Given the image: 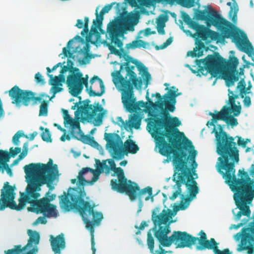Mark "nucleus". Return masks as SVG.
I'll return each instance as SVG.
<instances>
[{
	"mask_svg": "<svg viewBox=\"0 0 254 254\" xmlns=\"http://www.w3.org/2000/svg\"><path fill=\"white\" fill-rule=\"evenodd\" d=\"M26 174L27 186L24 192H20L17 205L14 200L15 193L14 187L10 186L8 182L4 183L1 192L0 199V210L8 207L17 211L23 209L26 203L30 204L28 207L29 211L36 214H43L46 217H57V206L49 203L46 198L39 199L41 194V187L46 184L50 190L54 189L52 184L59 175L58 167L57 164H53L50 159L47 164L30 163L24 167Z\"/></svg>",
	"mask_w": 254,
	"mask_h": 254,
	"instance_id": "obj_1",
	"label": "nucleus"
},
{
	"mask_svg": "<svg viewBox=\"0 0 254 254\" xmlns=\"http://www.w3.org/2000/svg\"><path fill=\"white\" fill-rule=\"evenodd\" d=\"M215 112L217 113L213 118L206 125L209 127H214L212 132L216 137V152L220 156L218 158L217 170L225 183L236 193L240 200L250 203L254 198V180L250 177L247 172L241 170L239 171L241 178H236L235 164L239 161V151L234 141L235 138L224 131V126L218 125V129L216 127L215 124L217 121H225L227 115L224 106L220 112Z\"/></svg>",
	"mask_w": 254,
	"mask_h": 254,
	"instance_id": "obj_2",
	"label": "nucleus"
},
{
	"mask_svg": "<svg viewBox=\"0 0 254 254\" xmlns=\"http://www.w3.org/2000/svg\"><path fill=\"white\" fill-rule=\"evenodd\" d=\"M159 212L160 208L156 207L153 209L151 220L153 223L152 231L154 237L162 247H169L174 244L177 248H190L198 241V245L195 247L197 251L208 249L213 250L214 254H232L229 249L220 250L219 243L214 238L207 240L206 234L202 230L198 234L199 238L194 237L187 232L180 231H174L168 237V235L171 231L169 221L174 215L170 209H163Z\"/></svg>",
	"mask_w": 254,
	"mask_h": 254,
	"instance_id": "obj_3",
	"label": "nucleus"
},
{
	"mask_svg": "<svg viewBox=\"0 0 254 254\" xmlns=\"http://www.w3.org/2000/svg\"><path fill=\"white\" fill-rule=\"evenodd\" d=\"M174 104L169 101H164V106L160 109V116L155 113H149L150 118L147 129L154 139L156 147L158 148L160 154L168 157L173 154V158H181L186 156L185 152H182L180 156H176L174 150L176 148L181 149L182 141L178 134L185 136L183 132H180L177 127L181 125L179 119L176 117H171L169 112L175 111Z\"/></svg>",
	"mask_w": 254,
	"mask_h": 254,
	"instance_id": "obj_4",
	"label": "nucleus"
},
{
	"mask_svg": "<svg viewBox=\"0 0 254 254\" xmlns=\"http://www.w3.org/2000/svg\"><path fill=\"white\" fill-rule=\"evenodd\" d=\"M85 168L78 173V185L82 187L70 188L67 193L60 196V206L66 211L75 210L77 211L85 224L86 228L91 234L94 232V226L99 225L103 219L102 213L94 210L95 205H91L88 201L85 200L86 192L83 186L89 184L90 181H87L84 175L87 173Z\"/></svg>",
	"mask_w": 254,
	"mask_h": 254,
	"instance_id": "obj_5",
	"label": "nucleus"
},
{
	"mask_svg": "<svg viewBox=\"0 0 254 254\" xmlns=\"http://www.w3.org/2000/svg\"><path fill=\"white\" fill-rule=\"evenodd\" d=\"M196 17L198 19L206 20L207 27L211 24L214 26L223 38H231L240 51L250 57L254 56V49L245 33L222 17L217 11L199 10Z\"/></svg>",
	"mask_w": 254,
	"mask_h": 254,
	"instance_id": "obj_6",
	"label": "nucleus"
},
{
	"mask_svg": "<svg viewBox=\"0 0 254 254\" xmlns=\"http://www.w3.org/2000/svg\"><path fill=\"white\" fill-rule=\"evenodd\" d=\"M204 67L199 66L198 71L203 75L209 73L212 77H216L220 75L226 81V85L229 87L238 81L239 76L244 73V68H241L240 72L237 70L239 60L236 57H231L229 60L222 57L219 53L214 52L208 55L205 59L198 61Z\"/></svg>",
	"mask_w": 254,
	"mask_h": 254,
	"instance_id": "obj_7",
	"label": "nucleus"
},
{
	"mask_svg": "<svg viewBox=\"0 0 254 254\" xmlns=\"http://www.w3.org/2000/svg\"><path fill=\"white\" fill-rule=\"evenodd\" d=\"M95 162L96 169H99L102 172H104V170L105 169L107 173L111 170L117 175V179H112L111 181V186L113 190L120 193H125L131 200H134L138 196L141 202L142 196L147 193L148 195L145 198V200L147 201L150 198L152 200L153 199L151 187H147L140 190L139 186L135 183L127 180L122 168L116 167V164L113 159L104 160L102 162L98 159H95Z\"/></svg>",
	"mask_w": 254,
	"mask_h": 254,
	"instance_id": "obj_8",
	"label": "nucleus"
},
{
	"mask_svg": "<svg viewBox=\"0 0 254 254\" xmlns=\"http://www.w3.org/2000/svg\"><path fill=\"white\" fill-rule=\"evenodd\" d=\"M126 61V63L121 64L120 70L112 73L113 78L120 84L122 89H128L127 81L136 89H140L142 86V81L141 79L137 78L136 74L133 71L136 66L144 81L145 86L147 87L151 79V74L148 72L147 67L142 63L129 56H127Z\"/></svg>",
	"mask_w": 254,
	"mask_h": 254,
	"instance_id": "obj_9",
	"label": "nucleus"
},
{
	"mask_svg": "<svg viewBox=\"0 0 254 254\" xmlns=\"http://www.w3.org/2000/svg\"><path fill=\"white\" fill-rule=\"evenodd\" d=\"M172 162L174 166L173 181L176 183L177 190L174 192L170 199L174 200L181 194L183 184L187 187L190 196L195 197L199 192V189L191 173L190 169L187 166V162L177 157L173 158Z\"/></svg>",
	"mask_w": 254,
	"mask_h": 254,
	"instance_id": "obj_10",
	"label": "nucleus"
},
{
	"mask_svg": "<svg viewBox=\"0 0 254 254\" xmlns=\"http://www.w3.org/2000/svg\"><path fill=\"white\" fill-rule=\"evenodd\" d=\"M128 89H122V100L124 108L126 111L132 113H136L138 111L141 110V108H144L143 110L145 112L153 113L151 112L152 109H162L163 106H164V101H162V97L159 93H156L152 95V97L155 96L158 101L154 103L149 98V93L147 92L146 98L147 102H145L142 100L136 101V98L134 96L133 87L129 82H127Z\"/></svg>",
	"mask_w": 254,
	"mask_h": 254,
	"instance_id": "obj_11",
	"label": "nucleus"
},
{
	"mask_svg": "<svg viewBox=\"0 0 254 254\" xmlns=\"http://www.w3.org/2000/svg\"><path fill=\"white\" fill-rule=\"evenodd\" d=\"M104 139L107 141L106 148L113 158L122 159L125 154H135L139 148L131 139H127L123 145L121 136L116 133H105Z\"/></svg>",
	"mask_w": 254,
	"mask_h": 254,
	"instance_id": "obj_12",
	"label": "nucleus"
},
{
	"mask_svg": "<svg viewBox=\"0 0 254 254\" xmlns=\"http://www.w3.org/2000/svg\"><path fill=\"white\" fill-rule=\"evenodd\" d=\"M191 28L196 31L195 35L197 37L195 42L196 46L193 51L188 53V55L192 58L200 57L203 55V51L206 49V47L202 41L210 42L225 39L223 38L221 33L219 34L197 22H192Z\"/></svg>",
	"mask_w": 254,
	"mask_h": 254,
	"instance_id": "obj_13",
	"label": "nucleus"
},
{
	"mask_svg": "<svg viewBox=\"0 0 254 254\" xmlns=\"http://www.w3.org/2000/svg\"><path fill=\"white\" fill-rule=\"evenodd\" d=\"M8 92L13 104L19 105L22 103L26 106H28L31 101H33V104H36L38 101L42 102L43 98L49 97L44 93L41 94L39 97H35V93L29 90H22L17 85L13 86Z\"/></svg>",
	"mask_w": 254,
	"mask_h": 254,
	"instance_id": "obj_14",
	"label": "nucleus"
},
{
	"mask_svg": "<svg viewBox=\"0 0 254 254\" xmlns=\"http://www.w3.org/2000/svg\"><path fill=\"white\" fill-rule=\"evenodd\" d=\"M63 118L65 126L69 125L71 128L70 134L72 137L81 141L84 143L92 145L93 143H97L93 137L88 135H84L82 132L79 122L73 119L69 115L67 110L63 109Z\"/></svg>",
	"mask_w": 254,
	"mask_h": 254,
	"instance_id": "obj_15",
	"label": "nucleus"
},
{
	"mask_svg": "<svg viewBox=\"0 0 254 254\" xmlns=\"http://www.w3.org/2000/svg\"><path fill=\"white\" fill-rule=\"evenodd\" d=\"M29 239L28 243L24 247L18 245L14 248L5 251V254H37L38 248L36 246L39 243L40 235L36 231L31 230H28Z\"/></svg>",
	"mask_w": 254,
	"mask_h": 254,
	"instance_id": "obj_16",
	"label": "nucleus"
},
{
	"mask_svg": "<svg viewBox=\"0 0 254 254\" xmlns=\"http://www.w3.org/2000/svg\"><path fill=\"white\" fill-rule=\"evenodd\" d=\"M69 93L74 97H77L83 90L81 81V72L78 68H75L70 71L67 76L66 81Z\"/></svg>",
	"mask_w": 254,
	"mask_h": 254,
	"instance_id": "obj_17",
	"label": "nucleus"
},
{
	"mask_svg": "<svg viewBox=\"0 0 254 254\" xmlns=\"http://www.w3.org/2000/svg\"><path fill=\"white\" fill-rule=\"evenodd\" d=\"M88 78L89 76L87 74L85 75V77H83V74L81 72V81L82 84L83 88L84 86L86 87V90L88 92V94L90 96H101L105 91V87L103 82V81L102 79L100 78L98 76L96 75H94L93 77H92L90 80V83L92 85L94 81L95 80H98L99 81V85L100 88V92H96L93 90L92 86H91L89 87L88 86Z\"/></svg>",
	"mask_w": 254,
	"mask_h": 254,
	"instance_id": "obj_18",
	"label": "nucleus"
},
{
	"mask_svg": "<svg viewBox=\"0 0 254 254\" xmlns=\"http://www.w3.org/2000/svg\"><path fill=\"white\" fill-rule=\"evenodd\" d=\"M185 141L184 142H182V144H181L180 149L174 148V150H175L174 151L177 154L176 156H180L182 152H185L186 156L183 158L184 161H186L187 162L189 159L190 161L195 160L197 154V151L194 150V147L190 140L186 137H185ZM187 166H188L187 165Z\"/></svg>",
	"mask_w": 254,
	"mask_h": 254,
	"instance_id": "obj_19",
	"label": "nucleus"
},
{
	"mask_svg": "<svg viewBox=\"0 0 254 254\" xmlns=\"http://www.w3.org/2000/svg\"><path fill=\"white\" fill-rule=\"evenodd\" d=\"M234 239L236 241L241 240L237 249L238 252L247 250L248 254H254V247L251 243L253 238L250 234L245 233L243 234L239 232L235 235Z\"/></svg>",
	"mask_w": 254,
	"mask_h": 254,
	"instance_id": "obj_20",
	"label": "nucleus"
},
{
	"mask_svg": "<svg viewBox=\"0 0 254 254\" xmlns=\"http://www.w3.org/2000/svg\"><path fill=\"white\" fill-rule=\"evenodd\" d=\"M50 238L52 251L55 254H61L62 251L64 250L66 247L64 234L61 233L56 237L51 235Z\"/></svg>",
	"mask_w": 254,
	"mask_h": 254,
	"instance_id": "obj_21",
	"label": "nucleus"
},
{
	"mask_svg": "<svg viewBox=\"0 0 254 254\" xmlns=\"http://www.w3.org/2000/svg\"><path fill=\"white\" fill-rule=\"evenodd\" d=\"M83 102L84 105L78 107L75 112V117L77 119L81 118L85 120L94 108V106L89 104L90 101L89 99L85 100Z\"/></svg>",
	"mask_w": 254,
	"mask_h": 254,
	"instance_id": "obj_22",
	"label": "nucleus"
},
{
	"mask_svg": "<svg viewBox=\"0 0 254 254\" xmlns=\"http://www.w3.org/2000/svg\"><path fill=\"white\" fill-rule=\"evenodd\" d=\"M107 111L99 103L96 104L92 111L91 112L87 118L92 119L95 118L94 121L97 125L100 126L102 124L103 119Z\"/></svg>",
	"mask_w": 254,
	"mask_h": 254,
	"instance_id": "obj_23",
	"label": "nucleus"
},
{
	"mask_svg": "<svg viewBox=\"0 0 254 254\" xmlns=\"http://www.w3.org/2000/svg\"><path fill=\"white\" fill-rule=\"evenodd\" d=\"M177 91L178 89H176L175 86L172 87V89H170L168 92L163 96L164 99H162V101H169L171 103H173L175 105L176 103V98L181 94V93L177 94L176 92Z\"/></svg>",
	"mask_w": 254,
	"mask_h": 254,
	"instance_id": "obj_24",
	"label": "nucleus"
},
{
	"mask_svg": "<svg viewBox=\"0 0 254 254\" xmlns=\"http://www.w3.org/2000/svg\"><path fill=\"white\" fill-rule=\"evenodd\" d=\"M74 40H78L79 41H84V40L79 35H76L75 37H74V38L70 40L67 44V48L64 47L63 49V54L64 55V56L66 57H69V58H74V56H73V54L70 52L69 50L71 49V45L72 43L73 42Z\"/></svg>",
	"mask_w": 254,
	"mask_h": 254,
	"instance_id": "obj_25",
	"label": "nucleus"
},
{
	"mask_svg": "<svg viewBox=\"0 0 254 254\" xmlns=\"http://www.w3.org/2000/svg\"><path fill=\"white\" fill-rule=\"evenodd\" d=\"M89 19L88 17H85L84 22L81 19H77V23L75 25L77 28L79 29L83 28V30L81 32V34L82 36H84L87 35L89 32Z\"/></svg>",
	"mask_w": 254,
	"mask_h": 254,
	"instance_id": "obj_26",
	"label": "nucleus"
},
{
	"mask_svg": "<svg viewBox=\"0 0 254 254\" xmlns=\"http://www.w3.org/2000/svg\"><path fill=\"white\" fill-rule=\"evenodd\" d=\"M147 44V43L142 40H134L132 42L127 44L126 46V48L127 50L129 49H135L141 47L146 48Z\"/></svg>",
	"mask_w": 254,
	"mask_h": 254,
	"instance_id": "obj_27",
	"label": "nucleus"
},
{
	"mask_svg": "<svg viewBox=\"0 0 254 254\" xmlns=\"http://www.w3.org/2000/svg\"><path fill=\"white\" fill-rule=\"evenodd\" d=\"M48 76L50 78L49 84L52 86H62V83L65 81V77L64 75H59L58 76L53 77L52 74H49Z\"/></svg>",
	"mask_w": 254,
	"mask_h": 254,
	"instance_id": "obj_28",
	"label": "nucleus"
},
{
	"mask_svg": "<svg viewBox=\"0 0 254 254\" xmlns=\"http://www.w3.org/2000/svg\"><path fill=\"white\" fill-rule=\"evenodd\" d=\"M224 109H225L226 113L228 115L234 113V116H238L241 111V106H237L236 104L228 107L226 105L224 106Z\"/></svg>",
	"mask_w": 254,
	"mask_h": 254,
	"instance_id": "obj_29",
	"label": "nucleus"
},
{
	"mask_svg": "<svg viewBox=\"0 0 254 254\" xmlns=\"http://www.w3.org/2000/svg\"><path fill=\"white\" fill-rule=\"evenodd\" d=\"M108 47L111 52L112 54H114L120 58L124 56L125 59L127 58V56H128L125 50L124 49L123 47L120 48V50H118L114 46L109 44L108 45Z\"/></svg>",
	"mask_w": 254,
	"mask_h": 254,
	"instance_id": "obj_30",
	"label": "nucleus"
},
{
	"mask_svg": "<svg viewBox=\"0 0 254 254\" xmlns=\"http://www.w3.org/2000/svg\"><path fill=\"white\" fill-rule=\"evenodd\" d=\"M152 230L150 229L147 232V245L148 249L150 250V253L152 254H156V252H154V239L152 235L151 231Z\"/></svg>",
	"mask_w": 254,
	"mask_h": 254,
	"instance_id": "obj_31",
	"label": "nucleus"
},
{
	"mask_svg": "<svg viewBox=\"0 0 254 254\" xmlns=\"http://www.w3.org/2000/svg\"><path fill=\"white\" fill-rule=\"evenodd\" d=\"M107 32L110 38L119 34L118 25L116 21H113L109 24L107 27Z\"/></svg>",
	"mask_w": 254,
	"mask_h": 254,
	"instance_id": "obj_32",
	"label": "nucleus"
},
{
	"mask_svg": "<svg viewBox=\"0 0 254 254\" xmlns=\"http://www.w3.org/2000/svg\"><path fill=\"white\" fill-rule=\"evenodd\" d=\"M102 25H99L97 23L94 24L91 28L90 33L86 37V41L87 42H91L92 44H95V42L91 41V37L92 35L98 34V28H100Z\"/></svg>",
	"mask_w": 254,
	"mask_h": 254,
	"instance_id": "obj_33",
	"label": "nucleus"
},
{
	"mask_svg": "<svg viewBox=\"0 0 254 254\" xmlns=\"http://www.w3.org/2000/svg\"><path fill=\"white\" fill-rule=\"evenodd\" d=\"M85 168L87 169V170H86L87 172H90L93 175L91 180L89 182V185H93L95 182H96L99 179L100 174L103 173L99 169L94 170L88 167H86Z\"/></svg>",
	"mask_w": 254,
	"mask_h": 254,
	"instance_id": "obj_34",
	"label": "nucleus"
},
{
	"mask_svg": "<svg viewBox=\"0 0 254 254\" xmlns=\"http://www.w3.org/2000/svg\"><path fill=\"white\" fill-rule=\"evenodd\" d=\"M131 126L136 129L140 127L141 125V118L137 114H134L131 115L130 118Z\"/></svg>",
	"mask_w": 254,
	"mask_h": 254,
	"instance_id": "obj_35",
	"label": "nucleus"
},
{
	"mask_svg": "<svg viewBox=\"0 0 254 254\" xmlns=\"http://www.w3.org/2000/svg\"><path fill=\"white\" fill-rule=\"evenodd\" d=\"M236 204L240 210L242 211L243 215L247 216V217L250 216L251 212L248 205L246 204H240L237 202Z\"/></svg>",
	"mask_w": 254,
	"mask_h": 254,
	"instance_id": "obj_36",
	"label": "nucleus"
},
{
	"mask_svg": "<svg viewBox=\"0 0 254 254\" xmlns=\"http://www.w3.org/2000/svg\"><path fill=\"white\" fill-rule=\"evenodd\" d=\"M225 122L228 125H230L232 127L237 126L238 124V120L234 116L230 115H226Z\"/></svg>",
	"mask_w": 254,
	"mask_h": 254,
	"instance_id": "obj_37",
	"label": "nucleus"
},
{
	"mask_svg": "<svg viewBox=\"0 0 254 254\" xmlns=\"http://www.w3.org/2000/svg\"><path fill=\"white\" fill-rule=\"evenodd\" d=\"M10 157V154L8 151L0 150V164L1 165L2 162L6 163L9 161Z\"/></svg>",
	"mask_w": 254,
	"mask_h": 254,
	"instance_id": "obj_38",
	"label": "nucleus"
},
{
	"mask_svg": "<svg viewBox=\"0 0 254 254\" xmlns=\"http://www.w3.org/2000/svg\"><path fill=\"white\" fill-rule=\"evenodd\" d=\"M48 115V102L43 101L40 106V116H46Z\"/></svg>",
	"mask_w": 254,
	"mask_h": 254,
	"instance_id": "obj_39",
	"label": "nucleus"
},
{
	"mask_svg": "<svg viewBox=\"0 0 254 254\" xmlns=\"http://www.w3.org/2000/svg\"><path fill=\"white\" fill-rule=\"evenodd\" d=\"M246 83L244 79H241L238 83V88L240 89V96L241 98H244V94H246L248 92L246 90Z\"/></svg>",
	"mask_w": 254,
	"mask_h": 254,
	"instance_id": "obj_40",
	"label": "nucleus"
},
{
	"mask_svg": "<svg viewBox=\"0 0 254 254\" xmlns=\"http://www.w3.org/2000/svg\"><path fill=\"white\" fill-rule=\"evenodd\" d=\"M105 13L102 9L99 14L98 13L97 9L96 11V19L93 20V24L95 25V24H98L99 25H102V21L104 18V15Z\"/></svg>",
	"mask_w": 254,
	"mask_h": 254,
	"instance_id": "obj_41",
	"label": "nucleus"
},
{
	"mask_svg": "<svg viewBox=\"0 0 254 254\" xmlns=\"http://www.w3.org/2000/svg\"><path fill=\"white\" fill-rule=\"evenodd\" d=\"M228 91L229 100L228 104L230 106L236 104L235 100L239 98V95L234 94L233 91L230 90V89L228 90Z\"/></svg>",
	"mask_w": 254,
	"mask_h": 254,
	"instance_id": "obj_42",
	"label": "nucleus"
},
{
	"mask_svg": "<svg viewBox=\"0 0 254 254\" xmlns=\"http://www.w3.org/2000/svg\"><path fill=\"white\" fill-rule=\"evenodd\" d=\"M42 139L47 142H51V135L49 129L47 128L45 129V131L41 133Z\"/></svg>",
	"mask_w": 254,
	"mask_h": 254,
	"instance_id": "obj_43",
	"label": "nucleus"
},
{
	"mask_svg": "<svg viewBox=\"0 0 254 254\" xmlns=\"http://www.w3.org/2000/svg\"><path fill=\"white\" fill-rule=\"evenodd\" d=\"M236 137L238 138L237 144L243 148H245L247 143L251 142V139L249 138H247L245 140L241 136H237Z\"/></svg>",
	"mask_w": 254,
	"mask_h": 254,
	"instance_id": "obj_44",
	"label": "nucleus"
},
{
	"mask_svg": "<svg viewBox=\"0 0 254 254\" xmlns=\"http://www.w3.org/2000/svg\"><path fill=\"white\" fill-rule=\"evenodd\" d=\"M24 135V134L21 131H17L14 135L12 137V141L13 143L16 145H18L19 143V138Z\"/></svg>",
	"mask_w": 254,
	"mask_h": 254,
	"instance_id": "obj_45",
	"label": "nucleus"
},
{
	"mask_svg": "<svg viewBox=\"0 0 254 254\" xmlns=\"http://www.w3.org/2000/svg\"><path fill=\"white\" fill-rule=\"evenodd\" d=\"M118 36L119 34L111 37L110 38L112 42L114 43L116 46H117L118 47L120 48L123 47V43L120 39H119Z\"/></svg>",
	"mask_w": 254,
	"mask_h": 254,
	"instance_id": "obj_46",
	"label": "nucleus"
},
{
	"mask_svg": "<svg viewBox=\"0 0 254 254\" xmlns=\"http://www.w3.org/2000/svg\"><path fill=\"white\" fill-rule=\"evenodd\" d=\"M59 85L53 86L51 88V92L53 93V96L50 98L51 100L52 98L55 97V95L59 92H60L63 91V88L58 86Z\"/></svg>",
	"mask_w": 254,
	"mask_h": 254,
	"instance_id": "obj_47",
	"label": "nucleus"
},
{
	"mask_svg": "<svg viewBox=\"0 0 254 254\" xmlns=\"http://www.w3.org/2000/svg\"><path fill=\"white\" fill-rule=\"evenodd\" d=\"M173 42V38L172 37H169L165 42H164L163 44H162L160 47H159L158 46H156L155 47V49L157 50H158L159 49H163L164 48H166L167 47H168L169 45H170Z\"/></svg>",
	"mask_w": 254,
	"mask_h": 254,
	"instance_id": "obj_48",
	"label": "nucleus"
},
{
	"mask_svg": "<svg viewBox=\"0 0 254 254\" xmlns=\"http://www.w3.org/2000/svg\"><path fill=\"white\" fill-rule=\"evenodd\" d=\"M43 197L46 198V201H48L49 203H51V201L56 199V195L55 194H51L50 191H48Z\"/></svg>",
	"mask_w": 254,
	"mask_h": 254,
	"instance_id": "obj_49",
	"label": "nucleus"
},
{
	"mask_svg": "<svg viewBox=\"0 0 254 254\" xmlns=\"http://www.w3.org/2000/svg\"><path fill=\"white\" fill-rule=\"evenodd\" d=\"M21 149L20 147H15L13 149L12 147L10 148V154L12 157H15L18 153L21 152Z\"/></svg>",
	"mask_w": 254,
	"mask_h": 254,
	"instance_id": "obj_50",
	"label": "nucleus"
},
{
	"mask_svg": "<svg viewBox=\"0 0 254 254\" xmlns=\"http://www.w3.org/2000/svg\"><path fill=\"white\" fill-rule=\"evenodd\" d=\"M35 78L37 83H40L41 84H44L45 83V80L40 72H38L35 74Z\"/></svg>",
	"mask_w": 254,
	"mask_h": 254,
	"instance_id": "obj_51",
	"label": "nucleus"
},
{
	"mask_svg": "<svg viewBox=\"0 0 254 254\" xmlns=\"http://www.w3.org/2000/svg\"><path fill=\"white\" fill-rule=\"evenodd\" d=\"M183 20L186 23L189 24L191 28L192 22H195L194 21L192 20L190 18V16L187 13H185L183 15Z\"/></svg>",
	"mask_w": 254,
	"mask_h": 254,
	"instance_id": "obj_52",
	"label": "nucleus"
},
{
	"mask_svg": "<svg viewBox=\"0 0 254 254\" xmlns=\"http://www.w3.org/2000/svg\"><path fill=\"white\" fill-rule=\"evenodd\" d=\"M47 222V220L46 219L45 217L40 216L33 223L34 225H37L39 223H41L42 224H45Z\"/></svg>",
	"mask_w": 254,
	"mask_h": 254,
	"instance_id": "obj_53",
	"label": "nucleus"
},
{
	"mask_svg": "<svg viewBox=\"0 0 254 254\" xmlns=\"http://www.w3.org/2000/svg\"><path fill=\"white\" fill-rule=\"evenodd\" d=\"M165 26L164 21L162 23L158 24V27L157 28L158 32L161 35H164L165 33L164 27Z\"/></svg>",
	"mask_w": 254,
	"mask_h": 254,
	"instance_id": "obj_54",
	"label": "nucleus"
},
{
	"mask_svg": "<svg viewBox=\"0 0 254 254\" xmlns=\"http://www.w3.org/2000/svg\"><path fill=\"white\" fill-rule=\"evenodd\" d=\"M62 64L61 63H59L56 65H55L52 69H51L49 67H47L46 68L48 73V75L50 74V73L53 71L55 70L58 67L62 66Z\"/></svg>",
	"mask_w": 254,
	"mask_h": 254,
	"instance_id": "obj_55",
	"label": "nucleus"
},
{
	"mask_svg": "<svg viewBox=\"0 0 254 254\" xmlns=\"http://www.w3.org/2000/svg\"><path fill=\"white\" fill-rule=\"evenodd\" d=\"M244 105L247 107H249L251 105V98L249 96H246L244 98V101H243Z\"/></svg>",
	"mask_w": 254,
	"mask_h": 254,
	"instance_id": "obj_56",
	"label": "nucleus"
},
{
	"mask_svg": "<svg viewBox=\"0 0 254 254\" xmlns=\"http://www.w3.org/2000/svg\"><path fill=\"white\" fill-rule=\"evenodd\" d=\"M91 235H92V236H91V249H92V252H93V254H95L96 249L95 248V242H94V235L93 234H91Z\"/></svg>",
	"mask_w": 254,
	"mask_h": 254,
	"instance_id": "obj_57",
	"label": "nucleus"
},
{
	"mask_svg": "<svg viewBox=\"0 0 254 254\" xmlns=\"http://www.w3.org/2000/svg\"><path fill=\"white\" fill-rule=\"evenodd\" d=\"M113 4V3H111V4L106 5L102 8L103 11H104V12L105 13H108L111 9Z\"/></svg>",
	"mask_w": 254,
	"mask_h": 254,
	"instance_id": "obj_58",
	"label": "nucleus"
},
{
	"mask_svg": "<svg viewBox=\"0 0 254 254\" xmlns=\"http://www.w3.org/2000/svg\"><path fill=\"white\" fill-rule=\"evenodd\" d=\"M71 137L68 134H66V132L61 137L60 139L62 141L64 142L66 140H70Z\"/></svg>",
	"mask_w": 254,
	"mask_h": 254,
	"instance_id": "obj_59",
	"label": "nucleus"
},
{
	"mask_svg": "<svg viewBox=\"0 0 254 254\" xmlns=\"http://www.w3.org/2000/svg\"><path fill=\"white\" fill-rule=\"evenodd\" d=\"M67 63V65L66 66H69V68L70 69V71H73L74 68H76L75 67H73V65H74L73 62L71 60L68 59Z\"/></svg>",
	"mask_w": 254,
	"mask_h": 254,
	"instance_id": "obj_60",
	"label": "nucleus"
},
{
	"mask_svg": "<svg viewBox=\"0 0 254 254\" xmlns=\"http://www.w3.org/2000/svg\"><path fill=\"white\" fill-rule=\"evenodd\" d=\"M1 165L6 170L7 173L11 176L12 175L11 170L9 168L8 164L4 162H2Z\"/></svg>",
	"mask_w": 254,
	"mask_h": 254,
	"instance_id": "obj_61",
	"label": "nucleus"
},
{
	"mask_svg": "<svg viewBox=\"0 0 254 254\" xmlns=\"http://www.w3.org/2000/svg\"><path fill=\"white\" fill-rule=\"evenodd\" d=\"M67 71H68L70 73V69L69 68V66H67L66 65H64V66L62 67V68L61 69L60 75H64V74Z\"/></svg>",
	"mask_w": 254,
	"mask_h": 254,
	"instance_id": "obj_62",
	"label": "nucleus"
},
{
	"mask_svg": "<svg viewBox=\"0 0 254 254\" xmlns=\"http://www.w3.org/2000/svg\"><path fill=\"white\" fill-rule=\"evenodd\" d=\"M155 31H152L150 28H147L144 30V35L149 36L152 34H155Z\"/></svg>",
	"mask_w": 254,
	"mask_h": 254,
	"instance_id": "obj_63",
	"label": "nucleus"
},
{
	"mask_svg": "<svg viewBox=\"0 0 254 254\" xmlns=\"http://www.w3.org/2000/svg\"><path fill=\"white\" fill-rule=\"evenodd\" d=\"M147 226H148V224L146 223V222L143 221L141 223L140 226L138 227V229L139 230H143L146 227H147Z\"/></svg>",
	"mask_w": 254,
	"mask_h": 254,
	"instance_id": "obj_64",
	"label": "nucleus"
}]
</instances>
